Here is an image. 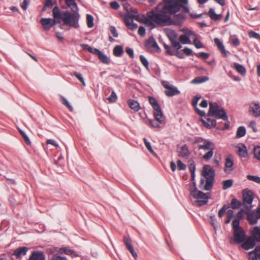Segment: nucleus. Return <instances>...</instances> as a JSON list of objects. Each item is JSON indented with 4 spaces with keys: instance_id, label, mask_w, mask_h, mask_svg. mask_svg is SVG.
Listing matches in <instances>:
<instances>
[{
    "instance_id": "obj_1",
    "label": "nucleus",
    "mask_w": 260,
    "mask_h": 260,
    "mask_svg": "<svg viewBox=\"0 0 260 260\" xmlns=\"http://www.w3.org/2000/svg\"><path fill=\"white\" fill-rule=\"evenodd\" d=\"M187 4L188 0H163V3L156 7L155 11L147 13V18L145 19L144 23L151 28L154 27V23L161 26L171 25L174 23L171 15L181 9L183 12H188Z\"/></svg>"
},
{
    "instance_id": "obj_2",
    "label": "nucleus",
    "mask_w": 260,
    "mask_h": 260,
    "mask_svg": "<svg viewBox=\"0 0 260 260\" xmlns=\"http://www.w3.org/2000/svg\"><path fill=\"white\" fill-rule=\"evenodd\" d=\"M64 1L68 7L71 9L73 13L68 11L60 12L58 7L56 6L52 11L53 17L57 19L58 22H60V20H61L64 24L78 28L80 15L77 12V5L74 0H64Z\"/></svg>"
},
{
    "instance_id": "obj_3",
    "label": "nucleus",
    "mask_w": 260,
    "mask_h": 260,
    "mask_svg": "<svg viewBox=\"0 0 260 260\" xmlns=\"http://www.w3.org/2000/svg\"><path fill=\"white\" fill-rule=\"evenodd\" d=\"M202 176L200 187L206 190H211L214 180V170L210 166L205 165L203 167Z\"/></svg>"
},
{
    "instance_id": "obj_4",
    "label": "nucleus",
    "mask_w": 260,
    "mask_h": 260,
    "mask_svg": "<svg viewBox=\"0 0 260 260\" xmlns=\"http://www.w3.org/2000/svg\"><path fill=\"white\" fill-rule=\"evenodd\" d=\"M209 116L218 117L223 120H228V119L224 110L222 108H220L216 103L211 102L209 103V112L208 116Z\"/></svg>"
},
{
    "instance_id": "obj_5",
    "label": "nucleus",
    "mask_w": 260,
    "mask_h": 260,
    "mask_svg": "<svg viewBox=\"0 0 260 260\" xmlns=\"http://www.w3.org/2000/svg\"><path fill=\"white\" fill-rule=\"evenodd\" d=\"M123 19L128 28L134 30L138 27L137 24L134 23L133 20L134 19L137 21H139V15L136 9H134L132 10L131 12H127V13L123 16Z\"/></svg>"
},
{
    "instance_id": "obj_6",
    "label": "nucleus",
    "mask_w": 260,
    "mask_h": 260,
    "mask_svg": "<svg viewBox=\"0 0 260 260\" xmlns=\"http://www.w3.org/2000/svg\"><path fill=\"white\" fill-rule=\"evenodd\" d=\"M244 213V210L241 209L237 213L235 216H234L233 211L231 209L228 210L226 213L227 219L225 221V223H230L232 220V228H240L239 226L240 221L243 218Z\"/></svg>"
},
{
    "instance_id": "obj_7",
    "label": "nucleus",
    "mask_w": 260,
    "mask_h": 260,
    "mask_svg": "<svg viewBox=\"0 0 260 260\" xmlns=\"http://www.w3.org/2000/svg\"><path fill=\"white\" fill-rule=\"evenodd\" d=\"M198 149L199 150L204 151L205 153L202 157L205 160L208 161L213 156L215 145L211 141H205L204 144L199 145Z\"/></svg>"
},
{
    "instance_id": "obj_8",
    "label": "nucleus",
    "mask_w": 260,
    "mask_h": 260,
    "mask_svg": "<svg viewBox=\"0 0 260 260\" xmlns=\"http://www.w3.org/2000/svg\"><path fill=\"white\" fill-rule=\"evenodd\" d=\"M149 102L154 110L153 115L156 120L160 123H164L165 118L162 114L160 107L157 101L154 98L149 96Z\"/></svg>"
},
{
    "instance_id": "obj_9",
    "label": "nucleus",
    "mask_w": 260,
    "mask_h": 260,
    "mask_svg": "<svg viewBox=\"0 0 260 260\" xmlns=\"http://www.w3.org/2000/svg\"><path fill=\"white\" fill-rule=\"evenodd\" d=\"M164 31L170 41L172 46L176 50L180 49L182 46L179 42L177 41V34L176 32L170 28H165Z\"/></svg>"
},
{
    "instance_id": "obj_10",
    "label": "nucleus",
    "mask_w": 260,
    "mask_h": 260,
    "mask_svg": "<svg viewBox=\"0 0 260 260\" xmlns=\"http://www.w3.org/2000/svg\"><path fill=\"white\" fill-rule=\"evenodd\" d=\"M161 84L166 88L165 93L167 96L171 97L180 93V91L177 88L171 85L169 82L162 81H161Z\"/></svg>"
},
{
    "instance_id": "obj_11",
    "label": "nucleus",
    "mask_w": 260,
    "mask_h": 260,
    "mask_svg": "<svg viewBox=\"0 0 260 260\" xmlns=\"http://www.w3.org/2000/svg\"><path fill=\"white\" fill-rule=\"evenodd\" d=\"M247 219L250 224L253 225L257 223V220L260 219V205H258L254 210L247 214Z\"/></svg>"
},
{
    "instance_id": "obj_12",
    "label": "nucleus",
    "mask_w": 260,
    "mask_h": 260,
    "mask_svg": "<svg viewBox=\"0 0 260 260\" xmlns=\"http://www.w3.org/2000/svg\"><path fill=\"white\" fill-rule=\"evenodd\" d=\"M233 236L234 241L240 244L246 240V234L243 229H234Z\"/></svg>"
},
{
    "instance_id": "obj_13",
    "label": "nucleus",
    "mask_w": 260,
    "mask_h": 260,
    "mask_svg": "<svg viewBox=\"0 0 260 260\" xmlns=\"http://www.w3.org/2000/svg\"><path fill=\"white\" fill-rule=\"evenodd\" d=\"M192 197L198 200L199 206H203L208 202V196L207 194L200 190L197 191L196 193L193 192Z\"/></svg>"
},
{
    "instance_id": "obj_14",
    "label": "nucleus",
    "mask_w": 260,
    "mask_h": 260,
    "mask_svg": "<svg viewBox=\"0 0 260 260\" xmlns=\"http://www.w3.org/2000/svg\"><path fill=\"white\" fill-rule=\"evenodd\" d=\"M256 242L254 241L253 237L248 236L247 238H246V240L242 243L241 247L243 249L248 250L254 248Z\"/></svg>"
},
{
    "instance_id": "obj_15",
    "label": "nucleus",
    "mask_w": 260,
    "mask_h": 260,
    "mask_svg": "<svg viewBox=\"0 0 260 260\" xmlns=\"http://www.w3.org/2000/svg\"><path fill=\"white\" fill-rule=\"evenodd\" d=\"M57 22L59 23L57 21V20L55 19H52L51 18H42L40 20V23L43 26L45 30H49L50 29V28L55 24V23Z\"/></svg>"
},
{
    "instance_id": "obj_16",
    "label": "nucleus",
    "mask_w": 260,
    "mask_h": 260,
    "mask_svg": "<svg viewBox=\"0 0 260 260\" xmlns=\"http://www.w3.org/2000/svg\"><path fill=\"white\" fill-rule=\"evenodd\" d=\"M249 112L255 117L260 116V104L258 103L252 102L249 105Z\"/></svg>"
},
{
    "instance_id": "obj_17",
    "label": "nucleus",
    "mask_w": 260,
    "mask_h": 260,
    "mask_svg": "<svg viewBox=\"0 0 260 260\" xmlns=\"http://www.w3.org/2000/svg\"><path fill=\"white\" fill-rule=\"evenodd\" d=\"M123 242L127 249L132 253L133 256L135 258H136L137 257V254L134 250V248L131 243V241L129 238L128 237L124 236L123 238Z\"/></svg>"
},
{
    "instance_id": "obj_18",
    "label": "nucleus",
    "mask_w": 260,
    "mask_h": 260,
    "mask_svg": "<svg viewBox=\"0 0 260 260\" xmlns=\"http://www.w3.org/2000/svg\"><path fill=\"white\" fill-rule=\"evenodd\" d=\"M243 199L244 203L251 204L253 200L252 192L249 190H243Z\"/></svg>"
},
{
    "instance_id": "obj_19",
    "label": "nucleus",
    "mask_w": 260,
    "mask_h": 260,
    "mask_svg": "<svg viewBox=\"0 0 260 260\" xmlns=\"http://www.w3.org/2000/svg\"><path fill=\"white\" fill-rule=\"evenodd\" d=\"M249 260H257L260 259V246L255 247L253 251L249 252Z\"/></svg>"
},
{
    "instance_id": "obj_20",
    "label": "nucleus",
    "mask_w": 260,
    "mask_h": 260,
    "mask_svg": "<svg viewBox=\"0 0 260 260\" xmlns=\"http://www.w3.org/2000/svg\"><path fill=\"white\" fill-rule=\"evenodd\" d=\"M233 165L234 162L232 159H231L230 157L225 158V162L224 168V172L227 174H230L233 169Z\"/></svg>"
},
{
    "instance_id": "obj_21",
    "label": "nucleus",
    "mask_w": 260,
    "mask_h": 260,
    "mask_svg": "<svg viewBox=\"0 0 260 260\" xmlns=\"http://www.w3.org/2000/svg\"><path fill=\"white\" fill-rule=\"evenodd\" d=\"M206 121L202 118L201 119V122L203 124L206 126L207 128H210L212 127H214L216 126V121L215 119H212L210 117H207L206 118Z\"/></svg>"
},
{
    "instance_id": "obj_22",
    "label": "nucleus",
    "mask_w": 260,
    "mask_h": 260,
    "mask_svg": "<svg viewBox=\"0 0 260 260\" xmlns=\"http://www.w3.org/2000/svg\"><path fill=\"white\" fill-rule=\"evenodd\" d=\"M145 46L148 49L155 48L157 50H159V51L160 50L156 41H155V39L152 37H149V39L147 40L146 42Z\"/></svg>"
},
{
    "instance_id": "obj_23",
    "label": "nucleus",
    "mask_w": 260,
    "mask_h": 260,
    "mask_svg": "<svg viewBox=\"0 0 260 260\" xmlns=\"http://www.w3.org/2000/svg\"><path fill=\"white\" fill-rule=\"evenodd\" d=\"M28 250V249L26 247H20L14 251L13 254L17 258H19L22 256L25 255Z\"/></svg>"
},
{
    "instance_id": "obj_24",
    "label": "nucleus",
    "mask_w": 260,
    "mask_h": 260,
    "mask_svg": "<svg viewBox=\"0 0 260 260\" xmlns=\"http://www.w3.org/2000/svg\"><path fill=\"white\" fill-rule=\"evenodd\" d=\"M28 260H45V256L42 252L34 251Z\"/></svg>"
},
{
    "instance_id": "obj_25",
    "label": "nucleus",
    "mask_w": 260,
    "mask_h": 260,
    "mask_svg": "<svg viewBox=\"0 0 260 260\" xmlns=\"http://www.w3.org/2000/svg\"><path fill=\"white\" fill-rule=\"evenodd\" d=\"M214 42L215 44L217 46L218 49L220 51L221 53L224 57H226L228 56V53H229V52H226L224 46L223 45L222 43L220 41V40L217 38H215L214 39Z\"/></svg>"
},
{
    "instance_id": "obj_26",
    "label": "nucleus",
    "mask_w": 260,
    "mask_h": 260,
    "mask_svg": "<svg viewBox=\"0 0 260 260\" xmlns=\"http://www.w3.org/2000/svg\"><path fill=\"white\" fill-rule=\"evenodd\" d=\"M178 155L179 156L187 158L189 155V152L186 145H183L181 146L178 149Z\"/></svg>"
},
{
    "instance_id": "obj_27",
    "label": "nucleus",
    "mask_w": 260,
    "mask_h": 260,
    "mask_svg": "<svg viewBox=\"0 0 260 260\" xmlns=\"http://www.w3.org/2000/svg\"><path fill=\"white\" fill-rule=\"evenodd\" d=\"M237 153L242 157H245L248 155V152L246 146L243 144H239L237 146Z\"/></svg>"
},
{
    "instance_id": "obj_28",
    "label": "nucleus",
    "mask_w": 260,
    "mask_h": 260,
    "mask_svg": "<svg viewBox=\"0 0 260 260\" xmlns=\"http://www.w3.org/2000/svg\"><path fill=\"white\" fill-rule=\"evenodd\" d=\"M81 46L84 50H86L90 53L95 54L98 56L101 52L98 49L92 48L87 44H82Z\"/></svg>"
},
{
    "instance_id": "obj_29",
    "label": "nucleus",
    "mask_w": 260,
    "mask_h": 260,
    "mask_svg": "<svg viewBox=\"0 0 260 260\" xmlns=\"http://www.w3.org/2000/svg\"><path fill=\"white\" fill-rule=\"evenodd\" d=\"M208 15L210 18L214 21H218L221 19V14H216L213 9L210 8L208 12Z\"/></svg>"
},
{
    "instance_id": "obj_30",
    "label": "nucleus",
    "mask_w": 260,
    "mask_h": 260,
    "mask_svg": "<svg viewBox=\"0 0 260 260\" xmlns=\"http://www.w3.org/2000/svg\"><path fill=\"white\" fill-rule=\"evenodd\" d=\"M127 104L129 108L135 111H138L140 108L138 102L134 100H129L127 102Z\"/></svg>"
},
{
    "instance_id": "obj_31",
    "label": "nucleus",
    "mask_w": 260,
    "mask_h": 260,
    "mask_svg": "<svg viewBox=\"0 0 260 260\" xmlns=\"http://www.w3.org/2000/svg\"><path fill=\"white\" fill-rule=\"evenodd\" d=\"M251 234L255 242H260V229H253Z\"/></svg>"
},
{
    "instance_id": "obj_32",
    "label": "nucleus",
    "mask_w": 260,
    "mask_h": 260,
    "mask_svg": "<svg viewBox=\"0 0 260 260\" xmlns=\"http://www.w3.org/2000/svg\"><path fill=\"white\" fill-rule=\"evenodd\" d=\"M113 52L115 56L120 57L123 53V47L120 45H117L114 48Z\"/></svg>"
},
{
    "instance_id": "obj_33",
    "label": "nucleus",
    "mask_w": 260,
    "mask_h": 260,
    "mask_svg": "<svg viewBox=\"0 0 260 260\" xmlns=\"http://www.w3.org/2000/svg\"><path fill=\"white\" fill-rule=\"evenodd\" d=\"M234 67L236 69V70L240 74L242 75H245L246 73V71L245 68L244 66H243L241 64H240L238 63H234Z\"/></svg>"
},
{
    "instance_id": "obj_34",
    "label": "nucleus",
    "mask_w": 260,
    "mask_h": 260,
    "mask_svg": "<svg viewBox=\"0 0 260 260\" xmlns=\"http://www.w3.org/2000/svg\"><path fill=\"white\" fill-rule=\"evenodd\" d=\"M209 78L206 76H200L195 78L192 80L191 83L193 84H199L208 81Z\"/></svg>"
},
{
    "instance_id": "obj_35",
    "label": "nucleus",
    "mask_w": 260,
    "mask_h": 260,
    "mask_svg": "<svg viewBox=\"0 0 260 260\" xmlns=\"http://www.w3.org/2000/svg\"><path fill=\"white\" fill-rule=\"evenodd\" d=\"M98 57L102 63L107 64H109L110 63V59L108 56L103 52H101Z\"/></svg>"
},
{
    "instance_id": "obj_36",
    "label": "nucleus",
    "mask_w": 260,
    "mask_h": 260,
    "mask_svg": "<svg viewBox=\"0 0 260 260\" xmlns=\"http://www.w3.org/2000/svg\"><path fill=\"white\" fill-rule=\"evenodd\" d=\"M172 20L174 22L172 25L179 24L183 22L184 17L182 14H179L174 16V19H172Z\"/></svg>"
},
{
    "instance_id": "obj_37",
    "label": "nucleus",
    "mask_w": 260,
    "mask_h": 260,
    "mask_svg": "<svg viewBox=\"0 0 260 260\" xmlns=\"http://www.w3.org/2000/svg\"><path fill=\"white\" fill-rule=\"evenodd\" d=\"M60 98L61 99L62 104L64 106H66L70 111H73L74 109L68 101V100L62 95H60Z\"/></svg>"
},
{
    "instance_id": "obj_38",
    "label": "nucleus",
    "mask_w": 260,
    "mask_h": 260,
    "mask_svg": "<svg viewBox=\"0 0 260 260\" xmlns=\"http://www.w3.org/2000/svg\"><path fill=\"white\" fill-rule=\"evenodd\" d=\"M242 205L240 202L238 201L236 199H233L231 203V207L233 209H238L240 208Z\"/></svg>"
},
{
    "instance_id": "obj_39",
    "label": "nucleus",
    "mask_w": 260,
    "mask_h": 260,
    "mask_svg": "<svg viewBox=\"0 0 260 260\" xmlns=\"http://www.w3.org/2000/svg\"><path fill=\"white\" fill-rule=\"evenodd\" d=\"M246 134V129L244 126L239 127L237 131L236 136L238 138H241L245 136Z\"/></svg>"
},
{
    "instance_id": "obj_40",
    "label": "nucleus",
    "mask_w": 260,
    "mask_h": 260,
    "mask_svg": "<svg viewBox=\"0 0 260 260\" xmlns=\"http://www.w3.org/2000/svg\"><path fill=\"white\" fill-rule=\"evenodd\" d=\"M233 180L231 179H229L226 180H224L222 182V189L223 190H226L228 188L231 187L233 185Z\"/></svg>"
},
{
    "instance_id": "obj_41",
    "label": "nucleus",
    "mask_w": 260,
    "mask_h": 260,
    "mask_svg": "<svg viewBox=\"0 0 260 260\" xmlns=\"http://www.w3.org/2000/svg\"><path fill=\"white\" fill-rule=\"evenodd\" d=\"M179 40L183 44H190V41L189 37L186 35H181L179 37Z\"/></svg>"
},
{
    "instance_id": "obj_42",
    "label": "nucleus",
    "mask_w": 260,
    "mask_h": 260,
    "mask_svg": "<svg viewBox=\"0 0 260 260\" xmlns=\"http://www.w3.org/2000/svg\"><path fill=\"white\" fill-rule=\"evenodd\" d=\"M86 20H87V25L89 28H91L93 26V17L87 14L86 16Z\"/></svg>"
},
{
    "instance_id": "obj_43",
    "label": "nucleus",
    "mask_w": 260,
    "mask_h": 260,
    "mask_svg": "<svg viewBox=\"0 0 260 260\" xmlns=\"http://www.w3.org/2000/svg\"><path fill=\"white\" fill-rule=\"evenodd\" d=\"M53 6V3L52 0H45L42 11H45L47 8L52 7Z\"/></svg>"
},
{
    "instance_id": "obj_44",
    "label": "nucleus",
    "mask_w": 260,
    "mask_h": 260,
    "mask_svg": "<svg viewBox=\"0 0 260 260\" xmlns=\"http://www.w3.org/2000/svg\"><path fill=\"white\" fill-rule=\"evenodd\" d=\"M253 153L255 158L260 161V146L254 147Z\"/></svg>"
},
{
    "instance_id": "obj_45",
    "label": "nucleus",
    "mask_w": 260,
    "mask_h": 260,
    "mask_svg": "<svg viewBox=\"0 0 260 260\" xmlns=\"http://www.w3.org/2000/svg\"><path fill=\"white\" fill-rule=\"evenodd\" d=\"M74 76H75L82 84L84 86H86V83L84 81V80L82 77V74H79L76 72H74L73 74Z\"/></svg>"
},
{
    "instance_id": "obj_46",
    "label": "nucleus",
    "mask_w": 260,
    "mask_h": 260,
    "mask_svg": "<svg viewBox=\"0 0 260 260\" xmlns=\"http://www.w3.org/2000/svg\"><path fill=\"white\" fill-rule=\"evenodd\" d=\"M140 59L142 64L145 67L146 69H149V63L147 59L143 55H140Z\"/></svg>"
},
{
    "instance_id": "obj_47",
    "label": "nucleus",
    "mask_w": 260,
    "mask_h": 260,
    "mask_svg": "<svg viewBox=\"0 0 260 260\" xmlns=\"http://www.w3.org/2000/svg\"><path fill=\"white\" fill-rule=\"evenodd\" d=\"M248 36L251 38H254L260 40V35L257 32H255L252 30L249 31Z\"/></svg>"
},
{
    "instance_id": "obj_48",
    "label": "nucleus",
    "mask_w": 260,
    "mask_h": 260,
    "mask_svg": "<svg viewBox=\"0 0 260 260\" xmlns=\"http://www.w3.org/2000/svg\"><path fill=\"white\" fill-rule=\"evenodd\" d=\"M143 141H144V144H145V145L146 146V147L147 148V149H148V150L152 154H154V152L153 151L152 147H151V144L150 143L147 141V139L146 138H144L143 139Z\"/></svg>"
},
{
    "instance_id": "obj_49",
    "label": "nucleus",
    "mask_w": 260,
    "mask_h": 260,
    "mask_svg": "<svg viewBox=\"0 0 260 260\" xmlns=\"http://www.w3.org/2000/svg\"><path fill=\"white\" fill-rule=\"evenodd\" d=\"M189 171L191 173V179L194 180V172H195V165L193 163H191L189 166Z\"/></svg>"
},
{
    "instance_id": "obj_50",
    "label": "nucleus",
    "mask_w": 260,
    "mask_h": 260,
    "mask_svg": "<svg viewBox=\"0 0 260 260\" xmlns=\"http://www.w3.org/2000/svg\"><path fill=\"white\" fill-rule=\"evenodd\" d=\"M117 99V96L116 95V93L113 91L110 95V96L108 98V100L110 103H113L116 101Z\"/></svg>"
},
{
    "instance_id": "obj_51",
    "label": "nucleus",
    "mask_w": 260,
    "mask_h": 260,
    "mask_svg": "<svg viewBox=\"0 0 260 260\" xmlns=\"http://www.w3.org/2000/svg\"><path fill=\"white\" fill-rule=\"evenodd\" d=\"M247 178L248 180L260 183V177L256 176L248 175Z\"/></svg>"
},
{
    "instance_id": "obj_52",
    "label": "nucleus",
    "mask_w": 260,
    "mask_h": 260,
    "mask_svg": "<svg viewBox=\"0 0 260 260\" xmlns=\"http://www.w3.org/2000/svg\"><path fill=\"white\" fill-rule=\"evenodd\" d=\"M155 119H156L155 118ZM149 124L151 125L153 127H159V124H161L159 121L155 120L149 119Z\"/></svg>"
},
{
    "instance_id": "obj_53",
    "label": "nucleus",
    "mask_w": 260,
    "mask_h": 260,
    "mask_svg": "<svg viewBox=\"0 0 260 260\" xmlns=\"http://www.w3.org/2000/svg\"><path fill=\"white\" fill-rule=\"evenodd\" d=\"M198 190L197 189L196 184L194 182H192L190 184L189 186V191H190V194L191 196H192V192L196 193L197 191Z\"/></svg>"
},
{
    "instance_id": "obj_54",
    "label": "nucleus",
    "mask_w": 260,
    "mask_h": 260,
    "mask_svg": "<svg viewBox=\"0 0 260 260\" xmlns=\"http://www.w3.org/2000/svg\"><path fill=\"white\" fill-rule=\"evenodd\" d=\"M177 167L179 170H184L186 169V165L184 164L180 160L177 161Z\"/></svg>"
},
{
    "instance_id": "obj_55",
    "label": "nucleus",
    "mask_w": 260,
    "mask_h": 260,
    "mask_svg": "<svg viewBox=\"0 0 260 260\" xmlns=\"http://www.w3.org/2000/svg\"><path fill=\"white\" fill-rule=\"evenodd\" d=\"M201 96L200 95H196L192 100V105L193 107H196L197 106L199 100L201 99Z\"/></svg>"
},
{
    "instance_id": "obj_56",
    "label": "nucleus",
    "mask_w": 260,
    "mask_h": 260,
    "mask_svg": "<svg viewBox=\"0 0 260 260\" xmlns=\"http://www.w3.org/2000/svg\"><path fill=\"white\" fill-rule=\"evenodd\" d=\"M193 44L197 48H201L203 47V45H202L200 41L197 38H194Z\"/></svg>"
},
{
    "instance_id": "obj_57",
    "label": "nucleus",
    "mask_w": 260,
    "mask_h": 260,
    "mask_svg": "<svg viewBox=\"0 0 260 260\" xmlns=\"http://www.w3.org/2000/svg\"><path fill=\"white\" fill-rule=\"evenodd\" d=\"M228 207L226 205H224L222 208L219 211L218 215L219 217H222L227 209Z\"/></svg>"
},
{
    "instance_id": "obj_58",
    "label": "nucleus",
    "mask_w": 260,
    "mask_h": 260,
    "mask_svg": "<svg viewBox=\"0 0 260 260\" xmlns=\"http://www.w3.org/2000/svg\"><path fill=\"white\" fill-rule=\"evenodd\" d=\"M51 260H68L66 257L61 256L59 255H54Z\"/></svg>"
},
{
    "instance_id": "obj_59",
    "label": "nucleus",
    "mask_w": 260,
    "mask_h": 260,
    "mask_svg": "<svg viewBox=\"0 0 260 260\" xmlns=\"http://www.w3.org/2000/svg\"><path fill=\"white\" fill-rule=\"evenodd\" d=\"M196 55L204 59H207L209 56V54L208 53L205 52H200L198 54H196Z\"/></svg>"
},
{
    "instance_id": "obj_60",
    "label": "nucleus",
    "mask_w": 260,
    "mask_h": 260,
    "mask_svg": "<svg viewBox=\"0 0 260 260\" xmlns=\"http://www.w3.org/2000/svg\"><path fill=\"white\" fill-rule=\"evenodd\" d=\"M21 136L23 137L24 141L25 143H26V144H27L28 145H30L31 144V142H30L29 138L27 137V136L25 133L22 134V135Z\"/></svg>"
},
{
    "instance_id": "obj_61",
    "label": "nucleus",
    "mask_w": 260,
    "mask_h": 260,
    "mask_svg": "<svg viewBox=\"0 0 260 260\" xmlns=\"http://www.w3.org/2000/svg\"><path fill=\"white\" fill-rule=\"evenodd\" d=\"M138 34L141 37H144L145 35V28L143 26H140L139 28Z\"/></svg>"
},
{
    "instance_id": "obj_62",
    "label": "nucleus",
    "mask_w": 260,
    "mask_h": 260,
    "mask_svg": "<svg viewBox=\"0 0 260 260\" xmlns=\"http://www.w3.org/2000/svg\"><path fill=\"white\" fill-rule=\"evenodd\" d=\"M110 32L113 35V36L115 38H117L118 36L117 32L116 29L115 27L111 26L110 28Z\"/></svg>"
},
{
    "instance_id": "obj_63",
    "label": "nucleus",
    "mask_w": 260,
    "mask_h": 260,
    "mask_svg": "<svg viewBox=\"0 0 260 260\" xmlns=\"http://www.w3.org/2000/svg\"><path fill=\"white\" fill-rule=\"evenodd\" d=\"M110 5L111 7L114 10H117L120 7L118 3L116 2H112L110 3Z\"/></svg>"
},
{
    "instance_id": "obj_64",
    "label": "nucleus",
    "mask_w": 260,
    "mask_h": 260,
    "mask_svg": "<svg viewBox=\"0 0 260 260\" xmlns=\"http://www.w3.org/2000/svg\"><path fill=\"white\" fill-rule=\"evenodd\" d=\"M164 47L166 51V53L167 54L171 55H173V53H172V52L171 51V48H170V47L169 45H167L166 44H164Z\"/></svg>"
}]
</instances>
